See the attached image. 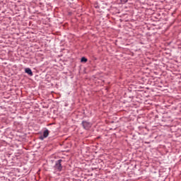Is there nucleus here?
<instances>
[{"label":"nucleus","mask_w":181,"mask_h":181,"mask_svg":"<svg viewBox=\"0 0 181 181\" xmlns=\"http://www.w3.org/2000/svg\"><path fill=\"white\" fill-rule=\"evenodd\" d=\"M47 136H49V130L46 129L45 131H44L43 132V136H41L40 137V139H41L42 141H43V139H45V138H47Z\"/></svg>","instance_id":"nucleus-3"},{"label":"nucleus","mask_w":181,"mask_h":181,"mask_svg":"<svg viewBox=\"0 0 181 181\" xmlns=\"http://www.w3.org/2000/svg\"><path fill=\"white\" fill-rule=\"evenodd\" d=\"M62 160H58L56 161L54 169L57 170V172H62V169H63V167L62 166Z\"/></svg>","instance_id":"nucleus-1"},{"label":"nucleus","mask_w":181,"mask_h":181,"mask_svg":"<svg viewBox=\"0 0 181 181\" xmlns=\"http://www.w3.org/2000/svg\"><path fill=\"white\" fill-rule=\"evenodd\" d=\"M81 62L83 63H87V58L86 57H82L81 59Z\"/></svg>","instance_id":"nucleus-5"},{"label":"nucleus","mask_w":181,"mask_h":181,"mask_svg":"<svg viewBox=\"0 0 181 181\" xmlns=\"http://www.w3.org/2000/svg\"><path fill=\"white\" fill-rule=\"evenodd\" d=\"M25 73H27V74H29V76H33V72H32V69L30 68H27L25 69Z\"/></svg>","instance_id":"nucleus-4"},{"label":"nucleus","mask_w":181,"mask_h":181,"mask_svg":"<svg viewBox=\"0 0 181 181\" xmlns=\"http://www.w3.org/2000/svg\"><path fill=\"white\" fill-rule=\"evenodd\" d=\"M82 125L84 129H90V128H91V123L87 121L82 122Z\"/></svg>","instance_id":"nucleus-2"},{"label":"nucleus","mask_w":181,"mask_h":181,"mask_svg":"<svg viewBox=\"0 0 181 181\" xmlns=\"http://www.w3.org/2000/svg\"><path fill=\"white\" fill-rule=\"evenodd\" d=\"M122 4H127L128 2V0H121Z\"/></svg>","instance_id":"nucleus-6"}]
</instances>
